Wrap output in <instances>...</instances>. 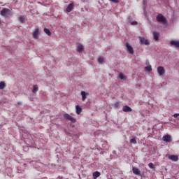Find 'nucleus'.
Listing matches in <instances>:
<instances>
[{
	"label": "nucleus",
	"instance_id": "1",
	"mask_svg": "<svg viewBox=\"0 0 179 179\" xmlns=\"http://www.w3.org/2000/svg\"><path fill=\"white\" fill-rule=\"evenodd\" d=\"M157 21L161 24H166L167 19L166 17L162 15V14H158V16L156 17Z\"/></svg>",
	"mask_w": 179,
	"mask_h": 179
},
{
	"label": "nucleus",
	"instance_id": "2",
	"mask_svg": "<svg viewBox=\"0 0 179 179\" xmlns=\"http://www.w3.org/2000/svg\"><path fill=\"white\" fill-rule=\"evenodd\" d=\"M157 72L159 76H164L166 74V69H164V67L159 66L157 67Z\"/></svg>",
	"mask_w": 179,
	"mask_h": 179
},
{
	"label": "nucleus",
	"instance_id": "3",
	"mask_svg": "<svg viewBox=\"0 0 179 179\" xmlns=\"http://www.w3.org/2000/svg\"><path fill=\"white\" fill-rule=\"evenodd\" d=\"M63 117L64 118H65V120H68L69 121H71V122H73V123L76 122V119H75L68 113L64 114Z\"/></svg>",
	"mask_w": 179,
	"mask_h": 179
},
{
	"label": "nucleus",
	"instance_id": "4",
	"mask_svg": "<svg viewBox=\"0 0 179 179\" xmlns=\"http://www.w3.org/2000/svg\"><path fill=\"white\" fill-rule=\"evenodd\" d=\"M126 48L129 54H134L135 51L134 50V48H132L131 45H129V43H126Z\"/></svg>",
	"mask_w": 179,
	"mask_h": 179
},
{
	"label": "nucleus",
	"instance_id": "5",
	"mask_svg": "<svg viewBox=\"0 0 179 179\" xmlns=\"http://www.w3.org/2000/svg\"><path fill=\"white\" fill-rule=\"evenodd\" d=\"M162 140L164 142H166L168 143H170L171 142H172V139H171V136L170 135H166V136H164L163 138H162Z\"/></svg>",
	"mask_w": 179,
	"mask_h": 179
},
{
	"label": "nucleus",
	"instance_id": "6",
	"mask_svg": "<svg viewBox=\"0 0 179 179\" xmlns=\"http://www.w3.org/2000/svg\"><path fill=\"white\" fill-rule=\"evenodd\" d=\"M141 44H144L145 45H149L150 43L148 39H145V37L140 36L139 37Z\"/></svg>",
	"mask_w": 179,
	"mask_h": 179
},
{
	"label": "nucleus",
	"instance_id": "7",
	"mask_svg": "<svg viewBox=\"0 0 179 179\" xmlns=\"http://www.w3.org/2000/svg\"><path fill=\"white\" fill-rule=\"evenodd\" d=\"M10 13V10L8 8H3L1 10V16H8Z\"/></svg>",
	"mask_w": 179,
	"mask_h": 179
},
{
	"label": "nucleus",
	"instance_id": "8",
	"mask_svg": "<svg viewBox=\"0 0 179 179\" xmlns=\"http://www.w3.org/2000/svg\"><path fill=\"white\" fill-rule=\"evenodd\" d=\"M73 8H75V5L73 4V3H71L68 5L67 8H66V12H67V13L72 12Z\"/></svg>",
	"mask_w": 179,
	"mask_h": 179
},
{
	"label": "nucleus",
	"instance_id": "9",
	"mask_svg": "<svg viewBox=\"0 0 179 179\" xmlns=\"http://www.w3.org/2000/svg\"><path fill=\"white\" fill-rule=\"evenodd\" d=\"M153 38L155 41H159V38L160 37V32H157L156 31H153Z\"/></svg>",
	"mask_w": 179,
	"mask_h": 179
},
{
	"label": "nucleus",
	"instance_id": "10",
	"mask_svg": "<svg viewBox=\"0 0 179 179\" xmlns=\"http://www.w3.org/2000/svg\"><path fill=\"white\" fill-rule=\"evenodd\" d=\"M122 111L124 113H132V108L129 107V106H124L122 108Z\"/></svg>",
	"mask_w": 179,
	"mask_h": 179
},
{
	"label": "nucleus",
	"instance_id": "11",
	"mask_svg": "<svg viewBox=\"0 0 179 179\" xmlns=\"http://www.w3.org/2000/svg\"><path fill=\"white\" fill-rule=\"evenodd\" d=\"M170 45L175 47V48H179V41H171Z\"/></svg>",
	"mask_w": 179,
	"mask_h": 179
},
{
	"label": "nucleus",
	"instance_id": "12",
	"mask_svg": "<svg viewBox=\"0 0 179 179\" xmlns=\"http://www.w3.org/2000/svg\"><path fill=\"white\" fill-rule=\"evenodd\" d=\"M168 159L172 162H178V156L177 155H169Z\"/></svg>",
	"mask_w": 179,
	"mask_h": 179
},
{
	"label": "nucleus",
	"instance_id": "13",
	"mask_svg": "<svg viewBox=\"0 0 179 179\" xmlns=\"http://www.w3.org/2000/svg\"><path fill=\"white\" fill-rule=\"evenodd\" d=\"M132 171H133L134 174H135L136 176H141V171L139 170V169H138L136 167H133Z\"/></svg>",
	"mask_w": 179,
	"mask_h": 179
},
{
	"label": "nucleus",
	"instance_id": "14",
	"mask_svg": "<svg viewBox=\"0 0 179 179\" xmlns=\"http://www.w3.org/2000/svg\"><path fill=\"white\" fill-rule=\"evenodd\" d=\"M77 52H83V51H84L83 50V45L80 44V43H78V46H77Z\"/></svg>",
	"mask_w": 179,
	"mask_h": 179
},
{
	"label": "nucleus",
	"instance_id": "15",
	"mask_svg": "<svg viewBox=\"0 0 179 179\" xmlns=\"http://www.w3.org/2000/svg\"><path fill=\"white\" fill-rule=\"evenodd\" d=\"M101 176V173L99 171H95L92 173V177H93V179H97L99 178V176Z\"/></svg>",
	"mask_w": 179,
	"mask_h": 179
},
{
	"label": "nucleus",
	"instance_id": "16",
	"mask_svg": "<svg viewBox=\"0 0 179 179\" xmlns=\"http://www.w3.org/2000/svg\"><path fill=\"white\" fill-rule=\"evenodd\" d=\"M32 36L34 38H38V29H35Z\"/></svg>",
	"mask_w": 179,
	"mask_h": 179
},
{
	"label": "nucleus",
	"instance_id": "17",
	"mask_svg": "<svg viewBox=\"0 0 179 179\" xmlns=\"http://www.w3.org/2000/svg\"><path fill=\"white\" fill-rule=\"evenodd\" d=\"M37 92H38V86L37 85H33L32 93L36 94Z\"/></svg>",
	"mask_w": 179,
	"mask_h": 179
},
{
	"label": "nucleus",
	"instance_id": "18",
	"mask_svg": "<svg viewBox=\"0 0 179 179\" xmlns=\"http://www.w3.org/2000/svg\"><path fill=\"white\" fill-rule=\"evenodd\" d=\"M76 114H80V113H82V108L79 105H77L76 106Z\"/></svg>",
	"mask_w": 179,
	"mask_h": 179
},
{
	"label": "nucleus",
	"instance_id": "19",
	"mask_svg": "<svg viewBox=\"0 0 179 179\" xmlns=\"http://www.w3.org/2000/svg\"><path fill=\"white\" fill-rule=\"evenodd\" d=\"M6 87V84L5 83V82L1 81L0 83V90H3V89H5Z\"/></svg>",
	"mask_w": 179,
	"mask_h": 179
},
{
	"label": "nucleus",
	"instance_id": "20",
	"mask_svg": "<svg viewBox=\"0 0 179 179\" xmlns=\"http://www.w3.org/2000/svg\"><path fill=\"white\" fill-rule=\"evenodd\" d=\"M81 96L83 101H85L86 100V92L85 91L81 92Z\"/></svg>",
	"mask_w": 179,
	"mask_h": 179
},
{
	"label": "nucleus",
	"instance_id": "21",
	"mask_svg": "<svg viewBox=\"0 0 179 179\" xmlns=\"http://www.w3.org/2000/svg\"><path fill=\"white\" fill-rule=\"evenodd\" d=\"M130 143H133V145H136V137H133L131 139H130Z\"/></svg>",
	"mask_w": 179,
	"mask_h": 179
},
{
	"label": "nucleus",
	"instance_id": "22",
	"mask_svg": "<svg viewBox=\"0 0 179 179\" xmlns=\"http://www.w3.org/2000/svg\"><path fill=\"white\" fill-rule=\"evenodd\" d=\"M19 20H20V23H26V20L24 18V16H20L19 17Z\"/></svg>",
	"mask_w": 179,
	"mask_h": 179
},
{
	"label": "nucleus",
	"instance_id": "23",
	"mask_svg": "<svg viewBox=\"0 0 179 179\" xmlns=\"http://www.w3.org/2000/svg\"><path fill=\"white\" fill-rule=\"evenodd\" d=\"M44 32L48 34V36H51V31L50 30V29L48 28H45L44 29Z\"/></svg>",
	"mask_w": 179,
	"mask_h": 179
},
{
	"label": "nucleus",
	"instance_id": "24",
	"mask_svg": "<svg viewBox=\"0 0 179 179\" xmlns=\"http://www.w3.org/2000/svg\"><path fill=\"white\" fill-rule=\"evenodd\" d=\"M129 22H130L131 26H136V24H138L136 21H131V17L129 18Z\"/></svg>",
	"mask_w": 179,
	"mask_h": 179
},
{
	"label": "nucleus",
	"instance_id": "25",
	"mask_svg": "<svg viewBox=\"0 0 179 179\" xmlns=\"http://www.w3.org/2000/svg\"><path fill=\"white\" fill-rule=\"evenodd\" d=\"M119 78H120V79H122V80L125 79V76L124 75V73H119Z\"/></svg>",
	"mask_w": 179,
	"mask_h": 179
},
{
	"label": "nucleus",
	"instance_id": "26",
	"mask_svg": "<svg viewBox=\"0 0 179 179\" xmlns=\"http://www.w3.org/2000/svg\"><path fill=\"white\" fill-rule=\"evenodd\" d=\"M114 107H115V108L118 110L120 108V102H115L114 103Z\"/></svg>",
	"mask_w": 179,
	"mask_h": 179
},
{
	"label": "nucleus",
	"instance_id": "27",
	"mask_svg": "<svg viewBox=\"0 0 179 179\" xmlns=\"http://www.w3.org/2000/svg\"><path fill=\"white\" fill-rule=\"evenodd\" d=\"M98 62H99L100 64H103V62H104V58H103L102 57H99Z\"/></svg>",
	"mask_w": 179,
	"mask_h": 179
},
{
	"label": "nucleus",
	"instance_id": "28",
	"mask_svg": "<svg viewBox=\"0 0 179 179\" xmlns=\"http://www.w3.org/2000/svg\"><path fill=\"white\" fill-rule=\"evenodd\" d=\"M145 71H148V72L152 71V66H148L145 67Z\"/></svg>",
	"mask_w": 179,
	"mask_h": 179
},
{
	"label": "nucleus",
	"instance_id": "29",
	"mask_svg": "<svg viewBox=\"0 0 179 179\" xmlns=\"http://www.w3.org/2000/svg\"><path fill=\"white\" fill-rule=\"evenodd\" d=\"M148 166L150 167V169H155V165L153 164V163H150L148 164Z\"/></svg>",
	"mask_w": 179,
	"mask_h": 179
},
{
	"label": "nucleus",
	"instance_id": "30",
	"mask_svg": "<svg viewBox=\"0 0 179 179\" xmlns=\"http://www.w3.org/2000/svg\"><path fill=\"white\" fill-rule=\"evenodd\" d=\"M110 2H113V3H118L120 2V0H109Z\"/></svg>",
	"mask_w": 179,
	"mask_h": 179
},
{
	"label": "nucleus",
	"instance_id": "31",
	"mask_svg": "<svg viewBox=\"0 0 179 179\" xmlns=\"http://www.w3.org/2000/svg\"><path fill=\"white\" fill-rule=\"evenodd\" d=\"M174 118H177V117H179V113H175L173 115Z\"/></svg>",
	"mask_w": 179,
	"mask_h": 179
},
{
	"label": "nucleus",
	"instance_id": "32",
	"mask_svg": "<svg viewBox=\"0 0 179 179\" xmlns=\"http://www.w3.org/2000/svg\"><path fill=\"white\" fill-rule=\"evenodd\" d=\"M24 171V170L20 171V170L17 169V173H23Z\"/></svg>",
	"mask_w": 179,
	"mask_h": 179
},
{
	"label": "nucleus",
	"instance_id": "33",
	"mask_svg": "<svg viewBox=\"0 0 179 179\" xmlns=\"http://www.w3.org/2000/svg\"><path fill=\"white\" fill-rule=\"evenodd\" d=\"M143 5H146V0H143Z\"/></svg>",
	"mask_w": 179,
	"mask_h": 179
},
{
	"label": "nucleus",
	"instance_id": "34",
	"mask_svg": "<svg viewBox=\"0 0 179 179\" xmlns=\"http://www.w3.org/2000/svg\"><path fill=\"white\" fill-rule=\"evenodd\" d=\"M17 104L18 106H22V102H18Z\"/></svg>",
	"mask_w": 179,
	"mask_h": 179
}]
</instances>
